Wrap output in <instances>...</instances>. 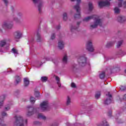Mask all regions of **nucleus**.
<instances>
[{"label":"nucleus","mask_w":126,"mask_h":126,"mask_svg":"<svg viewBox=\"0 0 126 126\" xmlns=\"http://www.w3.org/2000/svg\"><path fill=\"white\" fill-rule=\"evenodd\" d=\"M122 44H123V41H119L117 43V48L121 47V46H122Z\"/></svg>","instance_id":"nucleus-34"},{"label":"nucleus","mask_w":126,"mask_h":126,"mask_svg":"<svg viewBox=\"0 0 126 126\" xmlns=\"http://www.w3.org/2000/svg\"><path fill=\"white\" fill-rule=\"evenodd\" d=\"M3 1H4V3H5V4H7V2H8L7 0H3Z\"/></svg>","instance_id":"nucleus-47"},{"label":"nucleus","mask_w":126,"mask_h":126,"mask_svg":"<svg viewBox=\"0 0 126 126\" xmlns=\"http://www.w3.org/2000/svg\"><path fill=\"white\" fill-rule=\"evenodd\" d=\"M49 107V103L48 101H43L40 104V108L41 111H47Z\"/></svg>","instance_id":"nucleus-6"},{"label":"nucleus","mask_w":126,"mask_h":126,"mask_svg":"<svg viewBox=\"0 0 126 126\" xmlns=\"http://www.w3.org/2000/svg\"><path fill=\"white\" fill-rule=\"evenodd\" d=\"M35 101H36V99L35 98L33 97V96H31L30 98V101L31 103H35Z\"/></svg>","instance_id":"nucleus-31"},{"label":"nucleus","mask_w":126,"mask_h":126,"mask_svg":"<svg viewBox=\"0 0 126 126\" xmlns=\"http://www.w3.org/2000/svg\"><path fill=\"white\" fill-rule=\"evenodd\" d=\"M55 38H56V35H55V34L53 33L51 35V38L52 39V40H54V39H55Z\"/></svg>","instance_id":"nucleus-41"},{"label":"nucleus","mask_w":126,"mask_h":126,"mask_svg":"<svg viewBox=\"0 0 126 126\" xmlns=\"http://www.w3.org/2000/svg\"><path fill=\"white\" fill-rule=\"evenodd\" d=\"M38 37H40V34H38Z\"/></svg>","instance_id":"nucleus-53"},{"label":"nucleus","mask_w":126,"mask_h":126,"mask_svg":"<svg viewBox=\"0 0 126 126\" xmlns=\"http://www.w3.org/2000/svg\"><path fill=\"white\" fill-rule=\"evenodd\" d=\"M77 28H75L74 26H72L71 27V31H73V30H75L76 29H77Z\"/></svg>","instance_id":"nucleus-43"},{"label":"nucleus","mask_w":126,"mask_h":126,"mask_svg":"<svg viewBox=\"0 0 126 126\" xmlns=\"http://www.w3.org/2000/svg\"><path fill=\"white\" fill-rule=\"evenodd\" d=\"M81 22H77V26H79V24H80Z\"/></svg>","instance_id":"nucleus-51"},{"label":"nucleus","mask_w":126,"mask_h":126,"mask_svg":"<svg viewBox=\"0 0 126 126\" xmlns=\"http://www.w3.org/2000/svg\"><path fill=\"white\" fill-rule=\"evenodd\" d=\"M5 45H6V40L3 39L0 41V48H3Z\"/></svg>","instance_id":"nucleus-15"},{"label":"nucleus","mask_w":126,"mask_h":126,"mask_svg":"<svg viewBox=\"0 0 126 126\" xmlns=\"http://www.w3.org/2000/svg\"><path fill=\"white\" fill-rule=\"evenodd\" d=\"M1 116L2 117H7V114H6V113L5 112H2L1 114Z\"/></svg>","instance_id":"nucleus-40"},{"label":"nucleus","mask_w":126,"mask_h":126,"mask_svg":"<svg viewBox=\"0 0 126 126\" xmlns=\"http://www.w3.org/2000/svg\"><path fill=\"white\" fill-rule=\"evenodd\" d=\"M40 79H41V81H42V82H46V81H47V80H48V77H42Z\"/></svg>","instance_id":"nucleus-29"},{"label":"nucleus","mask_w":126,"mask_h":126,"mask_svg":"<svg viewBox=\"0 0 126 126\" xmlns=\"http://www.w3.org/2000/svg\"><path fill=\"white\" fill-rule=\"evenodd\" d=\"M10 109V106H6L5 107V110H6V111H8V110H9Z\"/></svg>","instance_id":"nucleus-39"},{"label":"nucleus","mask_w":126,"mask_h":126,"mask_svg":"<svg viewBox=\"0 0 126 126\" xmlns=\"http://www.w3.org/2000/svg\"><path fill=\"white\" fill-rule=\"evenodd\" d=\"M93 10V4H92V3H89V11H87V10H86L85 11V13L86 14H88L89 12H90V11H92Z\"/></svg>","instance_id":"nucleus-13"},{"label":"nucleus","mask_w":126,"mask_h":126,"mask_svg":"<svg viewBox=\"0 0 126 126\" xmlns=\"http://www.w3.org/2000/svg\"><path fill=\"white\" fill-rule=\"evenodd\" d=\"M70 103H71V99L70 98V97L67 96L66 104L68 106L69 105H70Z\"/></svg>","instance_id":"nucleus-21"},{"label":"nucleus","mask_w":126,"mask_h":126,"mask_svg":"<svg viewBox=\"0 0 126 126\" xmlns=\"http://www.w3.org/2000/svg\"><path fill=\"white\" fill-rule=\"evenodd\" d=\"M56 80L57 81V84H58L59 87H61V86H62V85H61V82H60V78H59V77H58V76H56Z\"/></svg>","instance_id":"nucleus-26"},{"label":"nucleus","mask_w":126,"mask_h":126,"mask_svg":"<svg viewBox=\"0 0 126 126\" xmlns=\"http://www.w3.org/2000/svg\"><path fill=\"white\" fill-rule=\"evenodd\" d=\"M113 45H114V42H109L107 43L106 47H107V48H109V47H110V46H113Z\"/></svg>","instance_id":"nucleus-30"},{"label":"nucleus","mask_w":126,"mask_h":126,"mask_svg":"<svg viewBox=\"0 0 126 126\" xmlns=\"http://www.w3.org/2000/svg\"><path fill=\"white\" fill-rule=\"evenodd\" d=\"M34 3H37L39 1V0H32Z\"/></svg>","instance_id":"nucleus-45"},{"label":"nucleus","mask_w":126,"mask_h":126,"mask_svg":"<svg viewBox=\"0 0 126 126\" xmlns=\"http://www.w3.org/2000/svg\"><path fill=\"white\" fill-rule=\"evenodd\" d=\"M63 20H67V13L64 12L63 14Z\"/></svg>","instance_id":"nucleus-27"},{"label":"nucleus","mask_w":126,"mask_h":126,"mask_svg":"<svg viewBox=\"0 0 126 126\" xmlns=\"http://www.w3.org/2000/svg\"><path fill=\"white\" fill-rule=\"evenodd\" d=\"M117 20L119 22H124L126 20V17L125 16H119L117 18Z\"/></svg>","instance_id":"nucleus-12"},{"label":"nucleus","mask_w":126,"mask_h":126,"mask_svg":"<svg viewBox=\"0 0 126 126\" xmlns=\"http://www.w3.org/2000/svg\"><path fill=\"white\" fill-rule=\"evenodd\" d=\"M121 53H122V54H121V55H123H123H126V52H125L124 51H121Z\"/></svg>","instance_id":"nucleus-48"},{"label":"nucleus","mask_w":126,"mask_h":126,"mask_svg":"<svg viewBox=\"0 0 126 126\" xmlns=\"http://www.w3.org/2000/svg\"><path fill=\"white\" fill-rule=\"evenodd\" d=\"M93 18H94V22L92 23L90 25L91 29H94L99 25H102V20L98 17H96L95 15H92L91 16L87 17L83 19V21L85 22H88L90 20H91Z\"/></svg>","instance_id":"nucleus-1"},{"label":"nucleus","mask_w":126,"mask_h":126,"mask_svg":"<svg viewBox=\"0 0 126 126\" xmlns=\"http://www.w3.org/2000/svg\"><path fill=\"white\" fill-rule=\"evenodd\" d=\"M12 53H13L15 57H16V56L18 55V50H17V49H16L15 48H13L12 49Z\"/></svg>","instance_id":"nucleus-17"},{"label":"nucleus","mask_w":126,"mask_h":126,"mask_svg":"<svg viewBox=\"0 0 126 126\" xmlns=\"http://www.w3.org/2000/svg\"><path fill=\"white\" fill-rule=\"evenodd\" d=\"M24 86H28L29 85V78H25L24 79Z\"/></svg>","instance_id":"nucleus-16"},{"label":"nucleus","mask_w":126,"mask_h":126,"mask_svg":"<svg viewBox=\"0 0 126 126\" xmlns=\"http://www.w3.org/2000/svg\"><path fill=\"white\" fill-rule=\"evenodd\" d=\"M14 20L15 21H16V22H18V21H19V20L18 19V18H14Z\"/></svg>","instance_id":"nucleus-44"},{"label":"nucleus","mask_w":126,"mask_h":126,"mask_svg":"<svg viewBox=\"0 0 126 126\" xmlns=\"http://www.w3.org/2000/svg\"><path fill=\"white\" fill-rule=\"evenodd\" d=\"M43 6V3L42 2H39V5L38 6V10L39 12H41L42 11V7Z\"/></svg>","instance_id":"nucleus-25"},{"label":"nucleus","mask_w":126,"mask_h":126,"mask_svg":"<svg viewBox=\"0 0 126 126\" xmlns=\"http://www.w3.org/2000/svg\"><path fill=\"white\" fill-rule=\"evenodd\" d=\"M87 61V59L85 56H80L77 57V62L81 66H85V65H86Z\"/></svg>","instance_id":"nucleus-4"},{"label":"nucleus","mask_w":126,"mask_h":126,"mask_svg":"<svg viewBox=\"0 0 126 126\" xmlns=\"http://www.w3.org/2000/svg\"><path fill=\"white\" fill-rule=\"evenodd\" d=\"M118 1L120 2L118 4V6H119V7H122V2L123 1V0H118Z\"/></svg>","instance_id":"nucleus-37"},{"label":"nucleus","mask_w":126,"mask_h":126,"mask_svg":"<svg viewBox=\"0 0 126 126\" xmlns=\"http://www.w3.org/2000/svg\"><path fill=\"white\" fill-rule=\"evenodd\" d=\"M34 95L36 97H39L40 94H39V92H35Z\"/></svg>","instance_id":"nucleus-42"},{"label":"nucleus","mask_w":126,"mask_h":126,"mask_svg":"<svg viewBox=\"0 0 126 126\" xmlns=\"http://www.w3.org/2000/svg\"><path fill=\"white\" fill-rule=\"evenodd\" d=\"M58 47L60 50H63L64 48V42L62 40H59L58 41Z\"/></svg>","instance_id":"nucleus-11"},{"label":"nucleus","mask_w":126,"mask_h":126,"mask_svg":"<svg viewBox=\"0 0 126 126\" xmlns=\"http://www.w3.org/2000/svg\"><path fill=\"white\" fill-rule=\"evenodd\" d=\"M126 90V88L124 86H121L120 87V90H121V91H125V90Z\"/></svg>","instance_id":"nucleus-38"},{"label":"nucleus","mask_w":126,"mask_h":126,"mask_svg":"<svg viewBox=\"0 0 126 126\" xmlns=\"http://www.w3.org/2000/svg\"><path fill=\"white\" fill-rule=\"evenodd\" d=\"M97 126H109V124L107 121H104L101 124H99Z\"/></svg>","instance_id":"nucleus-20"},{"label":"nucleus","mask_w":126,"mask_h":126,"mask_svg":"<svg viewBox=\"0 0 126 126\" xmlns=\"http://www.w3.org/2000/svg\"><path fill=\"white\" fill-rule=\"evenodd\" d=\"M99 77L101 79H104L105 77V72H102L99 74Z\"/></svg>","instance_id":"nucleus-28"},{"label":"nucleus","mask_w":126,"mask_h":126,"mask_svg":"<svg viewBox=\"0 0 126 126\" xmlns=\"http://www.w3.org/2000/svg\"><path fill=\"white\" fill-rule=\"evenodd\" d=\"M77 4L74 6V8L76 9L77 14L74 15L75 18H79L80 17V4L81 3V0H76Z\"/></svg>","instance_id":"nucleus-3"},{"label":"nucleus","mask_w":126,"mask_h":126,"mask_svg":"<svg viewBox=\"0 0 126 126\" xmlns=\"http://www.w3.org/2000/svg\"><path fill=\"white\" fill-rule=\"evenodd\" d=\"M5 99V95H2L0 96V108H1L3 105V101Z\"/></svg>","instance_id":"nucleus-14"},{"label":"nucleus","mask_w":126,"mask_h":126,"mask_svg":"<svg viewBox=\"0 0 126 126\" xmlns=\"http://www.w3.org/2000/svg\"><path fill=\"white\" fill-rule=\"evenodd\" d=\"M86 49L89 52H94V47H93L92 41H89L87 42Z\"/></svg>","instance_id":"nucleus-8"},{"label":"nucleus","mask_w":126,"mask_h":126,"mask_svg":"<svg viewBox=\"0 0 126 126\" xmlns=\"http://www.w3.org/2000/svg\"><path fill=\"white\" fill-rule=\"evenodd\" d=\"M110 5V1L108 0L104 1H99L98 2L99 7H103V6H109Z\"/></svg>","instance_id":"nucleus-7"},{"label":"nucleus","mask_w":126,"mask_h":126,"mask_svg":"<svg viewBox=\"0 0 126 126\" xmlns=\"http://www.w3.org/2000/svg\"><path fill=\"white\" fill-rule=\"evenodd\" d=\"M114 12L116 14H118V13H120V12H121V10H120V9L118 7H116L114 8Z\"/></svg>","instance_id":"nucleus-24"},{"label":"nucleus","mask_w":126,"mask_h":126,"mask_svg":"<svg viewBox=\"0 0 126 126\" xmlns=\"http://www.w3.org/2000/svg\"><path fill=\"white\" fill-rule=\"evenodd\" d=\"M15 81H16V84H18V83L21 82V79L20 78V77L18 76H16Z\"/></svg>","instance_id":"nucleus-18"},{"label":"nucleus","mask_w":126,"mask_h":126,"mask_svg":"<svg viewBox=\"0 0 126 126\" xmlns=\"http://www.w3.org/2000/svg\"><path fill=\"white\" fill-rule=\"evenodd\" d=\"M37 117L40 120H46V117L42 114H38Z\"/></svg>","instance_id":"nucleus-19"},{"label":"nucleus","mask_w":126,"mask_h":126,"mask_svg":"<svg viewBox=\"0 0 126 126\" xmlns=\"http://www.w3.org/2000/svg\"><path fill=\"white\" fill-rule=\"evenodd\" d=\"M2 27L3 29H11L13 27V24L9 22H4L2 24Z\"/></svg>","instance_id":"nucleus-5"},{"label":"nucleus","mask_w":126,"mask_h":126,"mask_svg":"<svg viewBox=\"0 0 126 126\" xmlns=\"http://www.w3.org/2000/svg\"><path fill=\"white\" fill-rule=\"evenodd\" d=\"M15 122L14 126H24V124L27 125V120H24L21 115H17L15 117Z\"/></svg>","instance_id":"nucleus-2"},{"label":"nucleus","mask_w":126,"mask_h":126,"mask_svg":"<svg viewBox=\"0 0 126 126\" xmlns=\"http://www.w3.org/2000/svg\"><path fill=\"white\" fill-rule=\"evenodd\" d=\"M32 115H33V112L29 111L27 113V116H32Z\"/></svg>","instance_id":"nucleus-36"},{"label":"nucleus","mask_w":126,"mask_h":126,"mask_svg":"<svg viewBox=\"0 0 126 126\" xmlns=\"http://www.w3.org/2000/svg\"><path fill=\"white\" fill-rule=\"evenodd\" d=\"M63 62L64 63H66L67 62V55L65 54L64 55L63 59Z\"/></svg>","instance_id":"nucleus-22"},{"label":"nucleus","mask_w":126,"mask_h":126,"mask_svg":"<svg viewBox=\"0 0 126 126\" xmlns=\"http://www.w3.org/2000/svg\"><path fill=\"white\" fill-rule=\"evenodd\" d=\"M22 16V14L21 13H19L17 14V16L18 17V16Z\"/></svg>","instance_id":"nucleus-50"},{"label":"nucleus","mask_w":126,"mask_h":126,"mask_svg":"<svg viewBox=\"0 0 126 126\" xmlns=\"http://www.w3.org/2000/svg\"><path fill=\"white\" fill-rule=\"evenodd\" d=\"M100 96H101V94L100 93H97L95 94V98L96 99H98V98H100Z\"/></svg>","instance_id":"nucleus-33"},{"label":"nucleus","mask_w":126,"mask_h":126,"mask_svg":"<svg viewBox=\"0 0 126 126\" xmlns=\"http://www.w3.org/2000/svg\"><path fill=\"white\" fill-rule=\"evenodd\" d=\"M106 96L107 98L104 101V103L106 105H109V104L112 103V95L110 94V93H108V94H106Z\"/></svg>","instance_id":"nucleus-9"},{"label":"nucleus","mask_w":126,"mask_h":126,"mask_svg":"<svg viewBox=\"0 0 126 126\" xmlns=\"http://www.w3.org/2000/svg\"><path fill=\"white\" fill-rule=\"evenodd\" d=\"M46 61H52V58H51L50 57H45L43 58L41 62H42L43 63H45Z\"/></svg>","instance_id":"nucleus-23"},{"label":"nucleus","mask_w":126,"mask_h":126,"mask_svg":"<svg viewBox=\"0 0 126 126\" xmlns=\"http://www.w3.org/2000/svg\"><path fill=\"white\" fill-rule=\"evenodd\" d=\"M14 35L16 39H20L22 37V32L20 31H17L14 32Z\"/></svg>","instance_id":"nucleus-10"},{"label":"nucleus","mask_w":126,"mask_h":126,"mask_svg":"<svg viewBox=\"0 0 126 126\" xmlns=\"http://www.w3.org/2000/svg\"><path fill=\"white\" fill-rule=\"evenodd\" d=\"M123 99L124 100H126V94L124 95V97H123Z\"/></svg>","instance_id":"nucleus-49"},{"label":"nucleus","mask_w":126,"mask_h":126,"mask_svg":"<svg viewBox=\"0 0 126 126\" xmlns=\"http://www.w3.org/2000/svg\"><path fill=\"white\" fill-rule=\"evenodd\" d=\"M123 6H124V7H126V1L124 2Z\"/></svg>","instance_id":"nucleus-46"},{"label":"nucleus","mask_w":126,"mask_h":126,"mask_svg":"<svg viewBox=\"0 0 126 126\" xmlns=\"http://www.w3.org/2000/svg\"><path fill=\"white\" fill-rule=\"evenodd\" d=\"M0 126H7L6 125L3 124V121L2 119H0Z\"/></svg>","instance_id":"nucleus-32"},{"label":"nucleus","mask_w":126,"mask_h":126,"mask_svg":"<svg viewBox=\"0 0 126 126\" xmlns=\"http://www.w3.org/2000/svg\"><path fill=\"white\" fill-rule=\"evenodd\" d=\"M0 52H1V50H0Z\"/></svg>","instance_id":"nucleus-54"},{"label":"nucleus","mask_w":126,"mask_h":126,"mask_svg":"<svg viewBox=\"0 0 126 126\" xmlns=\"http://www.w3.org/2000/svg\"><path fill=\"white\" fill-rule=\"evenodd\" d=\"M71 1H75L76 0H71Z\"/></svg>","instance_id":"nucleus-52"},{"label":"nucleus","mask_w":126,"mask_h":126,"mask_svg":"<svg viewBox=\"0 0 126 126\" xmlns=\"http://www.w3.org/2000/svg\"><path fill=\"white\" fill-rule=\"evenodd\" d=\"M71 87H72V88H76V85L74 83H71Z\"/></svg>","instance_id":"nucleus-35"}]
</instances>
